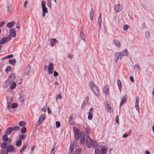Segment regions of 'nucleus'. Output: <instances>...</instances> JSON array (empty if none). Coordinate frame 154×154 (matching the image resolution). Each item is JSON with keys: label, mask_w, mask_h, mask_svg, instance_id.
<instances>
[{"label": "nucleus", "mask_w": 154, "mask_h": 154, "mask_svg": "<svg viewBox=\"0 0 154 154\" xmlns=\"http://www.w3.org/2000/svg\"><path fill=\"white\" fill-rule=\"evenodd\" d=\"M85 145L86 147L88 148H91L92 145L94 147L97 146V143L95 141H93L88 135L86 137Z\"/></svg>", "instance_id": "1"}, {"label": "nucleus", "mask_w": 154, "mask_h": 154, "mask_svg": "<svg viewBox=\"0 0 154 154\" xmlns=\"http://www.w3.org/2000/svg\"><path fill=\"white\" fill-rule=\"evenodd\" d=\"M89 86L91 89L94 92V94L97 97L100 95L99 91L97 86L93 81H91L89 82Z\"/></svg>", "instance_id": "2"}, {"label": "nucleus", "mask_w": 154, "mask_h": 154, "mask_svg": "<svg viewBox=\"0 0 154 154\" xmlns=\"http://www.w3.org/2000/svg\"><path fill=\"white\" fill-rule=\"evenodd\" d=\"M41 5L42 11V16L43 17H44L45 15V13L48 12L47 8L45 6V1H43L42 2Z\"/></svg>", "instance_id": "3"}, {"label": "nucleus", "mask_w": 154, "mask_h": 154, "mask_svg": "<svg viewBox=\"0 0 154 154\" xmlns=\"http://www.w3.org/2000/svg\"><path fill=\"white\" fill-rule=\"evenodd\" d=\"M73 131L74 133V137L75 141H77L79 139L80 136L79 129H76L75 128H73Z\"/></svg>", "instance_id": "4"}, {"label": "nucleus", "mask_w": 154, "mask_h": 154, "mask_svg": "<svg viewBox=\"0 0 154 154\" xmlns=\"http://www.w3.org/2000/svg\"><path fill=\"white\" fill-rule=\"evenodd\" d=\"M48 74H52L54 69V64L53 63H51L48 66Z\"/></svg>", "instance_id": "5"}, {"label": "nucleus", "mask_w": 154, "mask_h": 154, "mask_svg": "<svg viewBox=\"0 0 154 154\" xmlns=\"http://www.w3.org/2000/svg\"><path fill=\"white\" fill-rule=\"evenodd\" d=\"M45 114H42L40 117L38 122L36 123V125L37 126L39 125L45 119Z\"/></svg>", "instance_id": "6"}, {"label": "nucleus", "mask_w": 154, "mask_h": 154, "mask_svg": "<svg viewBox=\"0 0 154 154\" xmlns=\"http://www.w3.org/2000/svg\"><path fill=\"white\" fill-rule=\"evenodd\" d=\"M139 98L138 96H137L136 98V100L135 103V108L137 110L138 112H139L140 109L139 107Z\"/></svg>", "instance_id": "7"}, {"label": "nucleus", "mask_w": 154, "mask_h": 154, "mask_svg": "<svg viewBox=\"0 0 154 154\" xmlns=\"http://www.w3.org/2000/svg\"><path fill=\"white\" fill-rule=\"evenodd\" d=\"M122 9V5L119 4L116 5L115 7V10L116 12L120 11Z\"/></svg>", "instance_id": "8"}, {"label": "nucleus", "mask_w": 154, "mask_h": 154, "mask_svg": "<svg viewBox=\"0 0 154 154\" xmlns=\"http://www.w3.org/2000/svg\"><path fill=\"white\" fill-rule=\"evenodd\" d=\"M11 38V37L9 35H8L7 37H4L2 38L0 41V44H3L8 39V40H9Z\"/></svg>", "instance_id": "9"}, {"label": "nucleus", "mask_w": 154, "mask_h": 154, "mask_svg": "<svg viewBox=\"0 0 154 154\" xmlns=\"http://www.w3.org/2000/svg\"><path fill=\"white\" fill-rule=\"evenodd\" d=\"M115 61L117 63L119 58L121 59L122 57L120 52H117L115 54Z\"/></svg>", "instance_id": "10"}, {"label": "nucleus", "mask_w": 154, "mask_h": 154, "mask_svg": "<svg viewBox=\"0 0 154 154\" xmlns=\"http://www.w3.org/2000/svg\"><path fill=\"white\" fill-rule=\"evenodd\" d=\"M8 151L9 152L16 151V149H15L14 147L12 145H9L7 148Z\"/></svg>", "instance_id": "11"}, {"label": "nucleus", "mask_w": 154, "mask_h": 154, "mask_svg": "<svg viewBox=\"0 0 154 154\" xmlns=\"http://www.w3.org/2000/svg\"><path fill=\"white\" fill-rule=\"evenodd\" d=\"M31 69V67L29 66H28L26 67L24 69V74L26 75H28Z\"/></svg>", "instance_id": "12"}, {"label": "nucleus", "mask_w": 154, "mask_h": 154, "mask_svg": "<svg viewBox=\"0 0 154 154\" xmlns=\"http://www.w3.org/2000/svg\"><path fill=\"white\" fill-rule=\"evenodd\" d=\"M113 42L116 47L117 48H120L121 47V43L119 40L116 39H114Z\"/></svg>", "instance_id": "13"}, {"label": "nucleus", "mask_w": 154, "mask_h": 154, "mask_svg": "<svg viewBox=\"0 0 154 154\" xmlns=\"http://www.w3.org/2000/svg\"><path fill=\"white\" fill-rule=\"evenodd\" d=\"M15 78V74L14 73H12L10 76L8 77L7 80V82H11L14 81Z\"/></svg>", "instance_id": "14"}, {"label": "nucleus", "mask_w": 154, "mask_h": 154, "mask_svg": "<svg viewBox=\"0 0 154 154\" xmlns=\"http://www.w3.org/2000/svg\"><path fill=\"white\" fill-rule=\"evenodd\" d=\"M10 33L11 36L14 37L16 35V32L14 29L11 28L10 30Z\"/></svg>", "instance_id": "15"}, {"label": "nucleus", "mask_w": 154, "mask_h": 154, "mask_svg": "<svg viewBox=\"0 0 154 154\" xmlns=\"http://www.w3.org/2000/svg\"><path fill=\"white\" fill-rule=\"evenodd\" d=\"M15 23L14 21H11L7 24V26L9 28H11L14 25Z\"/></svg>", "instance_id": "16"}, {"label": "nucleus", "mask_w": 154, "mask_h": 154, "mask_svg": "<svg viewBox=\"0 0 154 154\" xmlns=\"http://www.w3.org/2000/svg\"><path fill=\"white\" fill-rule=\"evenodd\" d=\"M103 92L106 95L109 94V87L107 85H105L103 88Z\"/></svg>", "instance_id": "17"}, {"label": "nucleus", "mask_w": 154, "mask_h": 154, "mask_svg": "<svg viewBox=\"0 0 154 154\" xmlns=\"http://www.w3.org/2000/svg\"><path fill=\"white\" fill-rule=\"evenodd\" d=\"M120 53L121 54L122 57L123 56H128L129 54L128 52L126 49L120 52Z\"/></svg>", "instance_id": "18"}, {"label": "nucleus", "mask_w": 154, "mask_h": 154, "mask_svg": "<svg viewBox=\"0 0 154 154\" xmlns=\"http://www.w3.org/2000/svg\"><path fill=\"white\" fill-rule=\"evenodd\" d=\"M12 128L9 127L7 128L5 131V133L8 135H9L12 131Z\"/></svg>", "instance_id": "19"}, {"label": "nucleus", "mask_w": 154, "mask_h": 154, "mask_svg": "<svg viewBox=\"0 0 154 154\" xmlns=\"http://www.w3.org/2000/svg\"><path fill=\"white\" fill-rule=\"evenodd\" d=\"M134 68L135 71L137 72H140V68L138 64L135 65L134 66Z\"/></svg>", "instance_id": "20"}, {"label": "nucleus", "mask_w": 154, "mask_h": 154, "mask_svg": "<svg viewBox=\"0 0 154 154\" xmlns=\"http://www.w3.org/2000/svg\"><path fill=\"white\" fill-rule=\"evenodd\" d=\"M126 98H127L126 97H124L122 98V100H121V102L120 103V107H121L122 106L123 104L124 103H125V102H126V101L127 100Z\"/></svg>", "instance_id": "21"}, {"label": "nucleus", "mask_w": 154, "mask_h": 154, "mask_svg": "<svg viewBox=\"0 0 154 154\" xmlns=\"http://www.w3.org/2000/svg\"><path fill=\"white\" fill-rule=\"evenodd\" d=\"M117 85L119 87V90L120 91H121L122 90V86L121 81L119 79L117 80Z\"/></svg>", "instance_id": "22"}, {"label": "nucleus", "mask_w": 154, "mask_h": 154, "mask_svg": "<svg viewBox=\"0 0 154 154\" xmlns=\"http://www.w3.org/2000/svg\"><path fill=\"white\" fill-rule=\"evenodd\" d=\"M7 143L4 142L1 144V147L3 149H5L6 148H7Z\"/></svg>", "instance_id": "23"}, {"label": "nucleus", "mask_w": 154, "mask_h": 154, "mask_svg": "<svg viewBox=\"0 0 154 154\" xmlns=\"http://www.w3.org/2000/svg\"><path fill=\"white\" fill-rule=\"evenodd\" d=\"M27 146V144H25L23 146V147L20 149V152L21 154H22L25 150L26 149Z\"/></svg>", "instance_id": "24"}, {"label": "nucleus", "mask_w": 154, "mask_h": 154, "mask_svg": "<svg viewBox=\"0 0 154 154\" xmlns=\"http://www.w3.org/2000/svg\"><path fill=\"white\" fill-rule=\"evenodd\" d=\"M85 137L84 136H81L80 138V143L81 144H84L85 142Z\"/></svg>", "instance_id": "25"}, {"label": "nucleus", "mask_w": 154, "mask_h": 154, "mask_svg": "<svg viewBox=\"0 0 154 154\" xmlns=\"http://www.w3.org/2000/svg\"><path fill=\"white\" fill-rule=\"evenodd\" d=\"M22 144V141L20 139L17 140L16 142V145L17 146H21Z\"/></svg>", "instance_id": "26"}, {"label": "nucleus", "mask_w": 154, "mask_h": 154, "mask_svg": "<svg viewBox=\"0 0 154 154\" xmlns=\"http://www.w3.org/2000/svg\"><path fill=\"white\" fill-rule=\"evenodd\" d=\"M16 83L15 82H13L11 84V85L10 86V88L11 89H14L15 88L16 86Z\"/></svg>", "instance_id": "27"}, {"label": "nucleus", "mask_w": 154, "mask_h": 154, "mask_svg": "<svg viewBox=\"0 0 154 154\" xmlns=\"http://www.w3.org/2000/svg\"><path fill=\"white\" fill-rule=\"evenodd\" d=\"M8 62L10 64L14 65L16 62L14 58L10 59L9 60Z\"/></svg>", "instance_id": "28"}, {"label": "nucleus", "mask_w": 154, "mask_h": 154, "mask_svg": "<svg viewBox=\"0 0 154 154\" xmlns=\"http://www.w3.org/2000/svg\"><path fill=\"white\" fill-rule=\"evenodd\" d=\"M80 37L81 38L84 40V41L85 40V36L83 32L82 31H80Z\"/></svg>", "instance_id": "29"}, {"label": "nucleus", "mask_w": 154, "mask_h": 154, "mask_svg": "<svg viewBox=\"0 0 154 154\" xmlns=\"http://www.w3.org/2000/svg\"><path fill=\"white\" fill-rule=\"evenodd\" d=\"M8 134H5L2 137V139L4 141H6L8 140Z\"/></svg>", "instance_id": "30"}, {"label": "nucleus", "mask_w": 154, "mask_h": 154, "mask_svg": "<svg viewBox=\"0 0 154 154\" xmlns=\"http://www.w3.org/2000/svg\"><path fill=\"white\" fill-rule=\"evenodd\" d=\"M94 11L93 10L92 7H91V13H90V16L91 18V20H93V17L94 15Z\"/></svg>", "instance_id": "31"}, {"label": "nucleus", "mask_w": 154, "mask_h": 154, "mask_svg": "<svg viewBox=\"0 0 154 154\" xmlns=\"http://www.w3.org/2000/svg\"><path fill=\"white\" fill-rule=\"evenodd\" d=\"M8 152L7 150H6L5 149H4L1 150L0 152L1 154H8Z\"/></svg>", "instance_id": "32"}, {"label": "nucleus", "mask_w": 154, "mask_h": 154, "mask_svg": "<svg viewBox=\"0 0 154 154\" xmlns=\"http://www.w3.org/2000/svg\"><path fill=\"white\" fill-rule=\"evenodd\" d=\"M56 40V39L55 38H52L50 42V44H51L50 45L52 47H53V46H54V42H55Z\"/></svg>", "instance_id": "33"}, {"label": "nucleus", "mask_w": 154, "mask_h": 154, "mask_svg": "<svg viewBox=\"0 0 154 154\" xmlns=\"http://www.w3.org/2000/svg\"><path fill=\"white\" fill-rule=\"evenodd\" d=\"M73 119V117L72 116H69V123L71 125H72L73 124V122L72 121Z\"/></svg>", "instance_id": "34"}, {"label": "nucleus", "mask_w": 154, "mask_h": 154, "mask_svg": "<svg viewBox=\"0 0 154 154\" xmlns=\"http://www.w3.org/2000/svg\"><path fill=\"white\" fill-rule=\"evenodd\" d=\"M106 106L108 108V109L107 110V112H111V107L110 105H109L108 103H107L106 105Z\"/></svg>", "instance_id": "35"}, {"label": "nucleus", "mask_w": 154, "mask_h": 154, "mask_svg": "<svg viewBox=\"0 0 154 154\" xmlns=\"http://www.w3.org/2000/svg\"><path fill=\"white\" fill-rule=\"evenodd\" d=\"M93 118V114L89 112L88 113V118L89 120H91Z\"/></svg>", "instance_id": "36"}, {"label": "nucleus", "mask_w": 154, "mask_h": 154, "mask_svg": "<svg viewBox=\"0 0 154 154\" xmlns=\"http://www.w3.org/2000/svg\"><path fill=\"white\" fill-rule=\"evenodd\" d=\"M95 154H100V151L98 148H95Z\"/></svg>", "instance_id": "37"}, {"label": "nucleus", "mask_w": 154, "mask_h": 154, "mask_svg": "<svg viewBox=\"0 0 154 154\" xmlns=\"http://www.w3.org/2000/svg\"><path fill=\"white\" fill-rule=\"evenodd\" d=\"M26 131V128L25 127H23L21 129V132L22 133H25Z\"/></svg>", "instance_id": "38"}, {"label": "nucleus", "mask_w": 154, "mask_h": 154, "mask_svg": "<svg viewBox=\"0 0 154 154\" xmlns=\"http://www.w3.org/2000/svg\"><path fill=\"white\" fill-rule=\"evenodd\" d=\"M102 21L101 18L100 17H99L98 19V25L99 26L100 29L101 25V23Z\"/></svg>", "instance_id": "39"}, {"label": "nucleus", "mask_w": 154, "mask_h": 154, "mask_svg": "<svg viewBox=\"0 0 154 154\" xmlns=\"http://www.w3.org/2000/svg\"><path fill=\"white\" fill-rule=\"evenodd\" d=\"M107 149L106 148H103L101 150L102 154H106L107 152Z\"/></svg>", "instance_id": "40"}, {"label": "nucleus", "mask_w": 154, "mask_h": 154, "mask_svg": "<svg viewBox=\"0 0 154 154\" xmlns=\"http://www.w3.org/2000/svg\"><path fill=\"white\" fill-rule=\"evenodd\" d=\"M73 55L70 54H68L67 55V57L68 58V59L71 60L72 58Z\"/></svg>", "instance_id": "41"}, {"label": "nucleus", "mask_w": 154, "mask_h": 154, "mask_svg": "<svg viewBox=\"0 0 154 154\" xmlns=\"http://www.w3.org/2000/svg\"><path fill=\"white\" fill-rule=\"evenodd\" d=\"M19 125L20 126H23L26 125V123L22 121L19 123Z\"/></svg>", "instance_id": "42"}, {"label": "nucleus", "mask_w": 154, "mask_h": 154, "mask_svg": "<svg viewBox=\"0 0 154 154\" xmlns=\"http://www.w3.org/2000/svg\"><path fill=\"white\" fill-rule=\"evenodd\" d=\"M12 130L14 131H18L20 129V127L18 126H16L12 128Z\"/></svg>", "instance_id": "43"}, {"label": "nucleus", "mask_w": 154, "mask_h": 154, "mask_svg": "<svg viewBox=\"0 0 154 154\" xmlns=\"http://www.w3.org/2000/svg\"><path fill=\"white\" fill-rule=\"evenodd\" d=\"M57 147L54 145L51 151V152H54V153L57 150Z\"/></svg>", "instance_id": "44"}, {"label": "nucleus", "mask_w": 154, "mask_h": 154, "mask_svg": "<svg viewBox=\"0 0 154 154\" xmlns=\"http://www.w3.org/2000/svg\"><path fill=\"white\" fill-rule=\"evenodd\" d=\"M145 36L148 38L150 36V33L149 31H147L145 32Z\"/></svg>", "instance_id": "45"}, {"label": "nucleus", "mask_w": 154, "mask_h": 154, "mask_svg": "<svg viewBox=\"0 0 154 154\" xmlns=\"http://www.w3.org/2000/svg\"><path fill=\"white\" fill-rule=\"evenodd\" d=\"M56 127L57 128H58L60 127L61 124L59 122L56 121Z\"/></svg>", "instance_id": "46"}, {"label": "nucleus", "mask_w": 154, "mask_h": 154, "mask_svg": "<svg viewBox=\"0 0 154 154\" xmlns=\"http://www.w3.org/2000/svg\"><path fill=\"white\" fill-rule=\"evenodd\" d=\"M11 70V67L10 66H8L5 69V70L6 72H7Z\"/></svg>", "instance_id": "47"}, {"label": "nucleus", "mask_w": 154, "mask_h": 154, "mask_svg": "<svg viewBox=\"0 0 154 154\" xmlns=\"http://www.w3.org/2000/svg\"><path fill=\"white\" fill-rule=\"evenodd\" d=\"M74 149V146L72 144V143H71L70 146V150L71 151V153L72 152V151Z\"/></svg>", "instance_id": "48"}, {"label": "nucleus", "mask_w": 154, "mask_h": 154, "mask_svg": "<svg viewBox=\"0 0 154 154\" xmlns=\"http://www.w3.org/2000/svg\"><path fill=\"white\" fill-rule=\"evenodd\" d=\"M17 106V104L15 103H13L11 105V107L12 108H15Z\"/></svg>", "instance_id": "49"}, {"label": "nucleus", "mask_w": 154, "mask_h": 154, "mask_svg": "<svg viewBox=\"0 0 154 154\" xmlns=\"http://www.w3.org/2000/svg\"><path fill=\"white\" fill-rule=\"evenodd\" d=\"M129 28L128 25H125L123 26V29L124 31H126Z\"/></svg>", "instance_id": "50"}, {"label": "nucleus", "mask_w": 154, "mask_h": 154, "mask_svg": "<svg viewBox=\"0 0 154 154\" xmlns=\"http://www.w3.org/2000/svg\"><path fill=\"white\" fill-rule=\"evenodd\" d=\"M47 105H46L44 107H43L42 109V110L44 112H45L46 111L47 109Z\"/></svg>", "instance_id": "51"}, {"label": "nucleus", "mask_w": 154, "mask_h": 154, "mask_svg": "<svg viewBox=\"0 0 154 154\" xmlns=\"http://www.w3.org/2000/svg\"><path fill=\"white\" fill-rule=\"evenodd\" d=\"M19 98L22 102H23L24 99L23 95H20Z\"/></svg>", "instance_id": "52"}, {"label": "nucleus", "mask_w": 154, "mask_h": 154, "mask_svg": "<svg viewBox=\"0 0 154 154\" xmlns=\"http://www.w3.org/2000/svg\"><path fill=\"white\" fill-rule=\"evenodd\" d=\"M12 7V5H9L7 6V8H8V11H9L11 10V8Z\"/></svg>", "instance_id": "53"}, {"label": "nucleus", "mask_w": 154, "mask_h": 154, "mask_svg": "<svg viewBox=\"0 0 154 154\" xmlns=\"http://www.w3.org/2000/svg\"><path fill=\"white\" fill-rule=\"evenodd\" d=\"M115 121L117 123H119V116L118 115L116 116Z\"/></svg>", "instance_id": "54"}, {"label": "nucleus", "mask_w": 154, "mask_h": 154, "mask_svg": "<svg viewBox=\"0 0 154 154\" xmlns=\"http://www.w3.org/2000/svg\"><path fill=\"white\" fill-rule=\"evenodd\" d=\"M58 74L57 72L56 71H54V75L55 77H56L58 75Z\"/></svg>", "instance_id": "55"}, {"label": "nucleus", "mask_w": 154, "mask_h": 154, "mask_svg": "<svg viewBox=\"0 0 154 154\" xmlns=\"http://www.w3.org/2000/svg\"><path fill=\"white\" fill-rule=\"evenodd\" d=\"M81 150L80 149H78L76 150V152L79 153L81 152Z\"/></svg>", "instance_id": "56"}, {"label": "nucleus", "mask_w": 154, "mask_h": 154, "mask_svg": "<svg viewBox=\"0 0 154 154\" xmlns=\"http://www.w3.org/2000/svg\"><path fill=\"white\" fill-rule=\"evenodd\" d=\"M48 6L49 7H51V1H48Z\"/></svg>", "instance_id": "57"}, {"label": "nucleus", "mask_w": 154, "mask_h": 154, "mask_svg": "<svg viewBox=\"0 0 154 154\" xmlns=\"http://www.w3.org/2000/svg\"><path fill=\"white\" fill-rule=\"evenodd\" d=\"M5 23V22H2L0 23V27H2L3 26Z\"/></svg>", "instance_id": "58"}, {"label": "nucleus", "mask_w": 154, "mask_h": 154, "mask_svg": "<svg viewBox=\"0 0 154 154\" xmlns=\"http://www.w3.org/2000/svg\"><path fill=\"white\" fill-rule=\"evenodd\" d=\"M57 97L59 99H61L62 97L61 94H58Z\"/></svg>", "instance_id": "59"}, {"label": "nucleus", "mask_w": 154, "mask_h": 154, "mask_svg": "<svg viewBox=\"0 0 154 154\" xmlns=\"http://www.w3.org/2000/svg\"><path fill=\"white\" fill-rule=\"evenodd\" d=\"M24 137V135L23 134H21L20 136L19 139H23Z\"/></svg>", "instance_id": "60"}, {"label": "nucleus", "mask_w": 154, "mask_h": 154, "mask_svg": "<svg viewBox=\"0 0 154 154\" xmlns=\"http://www.w3.org/2000/svg\"><path fill=\"white\" fill-rule=\"evenodd\" d=\"M13 57V55L12 54H10V55H8L6 57H7L8 58H9L12 57Z\"/></svg>", "instance_id": "61"}, {"label": "nucleus", "mask_w": 154, "mask_h": 154, "mask_svg": "<svg viewBox=\"0 0 154 154\" xmlns=\"http://www.w3.org/2000/svg\"><path fill=\"white\" fill-rule=\"evenodd\" d=\"M130 79L132 82H134V78L132 76H130Z\"/></svg>", "instance_id": "62"}, {"label": "nucleus", "mask_w": 154, "mask_h": 154, "mask_svg": "<svg viewBox=\"0 0 154 154\" xmlns=\"http://www.w3.org/2000/svg\"><path fill=\"white\" fill-rule=\"evenodd\" d=\"M27 1H26L24 2V7L25 8L26 7V5L27 4Z\"/></svg>", "instance_id": "63"}, {"label": "nucleus", "mask_w": 154, "mask_h": 154, "mask_svg": "<svg viewBox=\"0 0 154 154\" xmlns=\"http://www.w3.org/2000/svg\"><path fill=\"white\" fill-rule=\"evenodd\" d=\"M128 136V134H124L123 135V137H126Z\"/></svg>", "instance_id": "64"}]
</instances>
